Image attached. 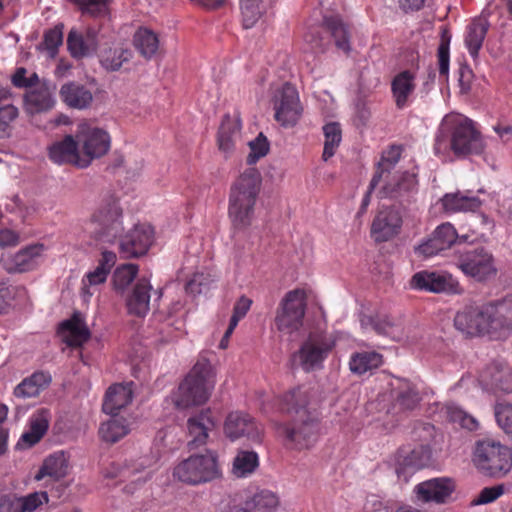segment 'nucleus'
Masks as SVG:
<instances>
[{
	"label": "nucleus",
	"mask_w": 512,
	"mask_h": 512,
	"mask_svg": "<svg viewBox=\"0 0 512 512\" xmlns=\"http://www.w3.org/2000/svg\"><path fill=\"white\" fill-rule=\"evenodd\" d=\"M481 133L469 118L460 114L446 115L435 137L434 153L446 157L450 152L458 158L480 155L485 150Z\"/></svg>",
	"instance_id": "1"
},
{
	"label": "nucleus",
	"mask_w": 512,
	"mask_h": 512,
	"mask_svg": "<svg viewBox=\"0 0 512 512\" xmlns=\"http://www.w3.org/2000/svg\"><path fill=\"white\" fill-rule=\"evenodd\" d=\"M262 188V176L255 167L246 168L233 182L229 193L228 215L236 229L248 228Z\"/></svg>",
	"instance_id": "2"
},
{
	"label": "nucleus",
	"mask_w": 512,
	"mask_h": 512,
	"mask_svg": "<svg viewBox=\"0 0 512 512\" xmlns=\"http://www.w3.org/2000/svg\"><path fill=\"white\" fill-rule=\"evenodd\" d=\"M216 384V372L210 360L200 355L190 372L178 387L175 405L189 408L206 403Z\"/></svg>",
	"instance_id": "3"
},
{
	"label": "nucleus",
	"mask_w": 512,
	"mask_h": 512,
	"mask_svg": "<svg viewBox=\"0 0 512 512\" xmlns=\"http://www.w3.org/2000/svg\"><path fill=\"white\" fill-rule=\"evenodd\" d=\"M173 477L186 485L199 486L222 478L218 453L206 450L192 454L173 469Z\"/></svg>",
	"instance_id": "4"
},
{
	"label": "nucleus",
	"mask_w": 512,
	"mask_h": 512,
	"mask_svg": "<svg viewBox=\"0 0 512 512\" xmlns=\"http://www.w3.org/2000/svg\"><path fill=\"white\" fill-rule=\"evenodd\" d=\"M277 436L289 450L311 448L317 440L318 418H282L274 422Z\"/></svg>",
	"instance_id": "5"
},
{
	"label": "nucleus",
	"mask_w": 512,
	"mask_h": 512,
	"mask_svg": "<svg viewBox=\"0 0 512 512\" xmlns=\"http://www.w3.org/2000/svg\"><path fill=\"white\" fill-rule=\"evenodd\" d=\"M473 463L483 475L502 478L512 469V449L500 442L479 441L473 453Z\"/></svg>",
	"instance_id": "6"
},
{
	"label": "nucleus",
	"mask_w": 512,
	"mask_h": 512,
	"mask_svg": "<svg viewBox=\"0 0 512 512\" xmlns=\"http://www.w3.org/2000/svg\"><path fill=\"white\" fill-rule=\"evenodd\" d=\"M335 345V339L327 333H310L299 349L291 355L292 364L306 373L320 370Z\"/></svg>",
	"instance_id": "7"
},
{
	"label": "nucleus",
	"mask_w": 512,
	"mask_h": 512,
	"mask_svg": "<svg viewBox=\"0 0 512 512\" xmlns=\"http://www.w3.org/2000/svg\"><path fill=\"white\" fill-rule=\"evenodd\" d=\"M456 267L477 282H486L497 275L493 254L485 247L465 248L455 255Z\"/></svg>",
	"instance_id": "8"
},
{
	"label": "nucleus",
	"mask_w": 512,
	"mask_h": 512,
	"mask_svg": "<svg viewBox=\"0 0 512 512\" xmlns=\"http://www.w3.org/2000/svg\"><path fill=\"white\" fill-rule=\"evenodd\" d=\"M91 224L95 225L97 240L113 243L123 232L122 209L117 199L109 197L102 200L92 214Z\"/></svg>",
	"instance_id": "9"
},
{
	"label": "nucleus",
	"mask_w": 512,
	"mask_h": 512,
	"mask_svg": "<svg viewBox=\"0 0 512 512\" xmlns=\"http://www.w3.org/2000/svg\"><path fill=\"white\" fill-rule=\"evenodd\" d=\"M306 296L303 290L289 291L282 299L275 317L276 328L285 334L298 331L303 325Z\"/></svg>",
	"instance_id": "10"
},
{
	"label": "nucleus",
	"mask_w": 512,
	"mask_h": 512,
	"mask_svg": "<svg viewBox=\"0 0 512 512\" xmlns=\"http://www.w3.org/2000/svg\"><path fill=\"white\" fill-rule=\"evenodd\" d=\"M487 304L466 305L454 317V327L466 336L493 335Z\"/></svg>",
	"instance_id": "11"
},
{
	"label": "nucleus",
	"mask_w": 512,
	"mask_h": 512,
	"mask_svg": "<svg viewBox=\"0 0 512 512\" xmlns=\"http://www.w3.org/2000/svg\"><path fill=\"white\" fill-rule=\"evenodd\" d=\"M275 120L283 127H293L300 120L303 107L297 89L285 83L274 95Z\"/></svg>",
	"instance_id": "12"
},
{
	"label": "nucleus",
	"mask_w": 512,
	"mask_h": 512,
	"mask_svg": "<svg viewBox=\"0 0 512 512\" xmlns=\"http://www.w3.org/2000/svg\"><path fill=\"white\" fill-rule=\"evenodd\" d=\"M456 482L450 477H435L418 483L414 489L416 501L424 504L444 505L452 500Z\"/></svg>",
	"instance_id": "13"
},
{
	"label": "nucleus",
	"mask_w": 512,
	"mask_h": 512,
	"mask_svg": "<svg viewBox=\"0 0 512 512\" xmlns=\"http://www.w3.org/2000/svg\"><path fill=\"white\" fill-rule=\"evenodd\" d=\"M76 140L80 147L81 159H88L89 164L95 158L105 155L110 149V136L100 128L87 124L79 126Z\"/></svg>",
	"instance_id": "14"
},
{
	"label": "nucleus",
	"mask_w": 512,
	"mask_h": 512,
	"mask_svg": "<svg viewBox=\"0 0 512 512\" xmlns=\"http://www.w3.org/2000/svg\"><path fill=\"white\" fill-rule=\"evenodd\" d=\"M410 286L416 290L433 293H463V287L451 274L435 271L423 270L415 273L411 278Z\"/></svg>",
	"instance_id": "15"
},
{
	"label": "nucleus",
	"mask_w": 512,
	"mask_h": 512,
	"mask_svg": "<svg viewBox=\"0 0 512 512\" xmlns=\"http://www.w3.org/2000/svg\"><path fill=\"white\" fill-rule=\"evenodd\" d=\"M155 232L149 224H137L120 241V253L124 258L145 255L154 243Z\"/></svg>",
	"instance_id": "16"
},
{
	"label": "nucleus",
	"mask_w": 512,
	"mask_h": 512,
	"mask_svg": "<svg viewBox=\"0 0 512 512\" xmlns=\"http://www.w3.org/2000/svg\"><path fill=\"white\" fill-rule=\"evenodd\" d=\"M478 381L487 391L512 392V368L505 362L494 361L479 374Z\"/></svg>",
	"instance_id": "17"
},
{
	"label": "nucleus",
	"mask_w": 512,
	"mask_h": 512,
	"mask_svg": "<svg viewBox=\"0 0 512 512\" xmlns=\"http://www.w3.org/2000/svg\"><path fill=\"white\" fill-rule=\"evenodd\" d=\"M402 216L397 209L387 207L380 210L371 224V237L376 242H386L397 236L402 227Z\"/></svg>",
	"instance_id": "18"
},
{
	"label": "nucleus",
	"mask_w": 512,
	"mask_h": 512,
	"mask_svg": "<svg viewBox=\"0 0 512 512\" xmlns=\"http://www.w3.org/2000/svg\"><path fill=\"white\" fill-rule=\"evenodd\" d=\"M430 460L431 451L425 445H418L410 451L400 450L396 467L397 475L407 482L416 471L428 466Z\"/></svg>",
	"instance_id": "19"
},
{
	"label": "nucleus",
	"mask_w": 512,
	"mask_h": 512,
	"mask_svg": "<svg viewBox=\"0 0 512 512\" xmlns=\"http://www.w3.org/2000/svg\"><path fill=\"white\" fill-rule=\"evenodd\" d=\"M49 158L57 164H72L79 168L89 166L88 159H81L78 142L71 135H66L49 147Z\"/></svg>",
	"instance_id": "20"
},
{
	"label": "nucleus",
	"mask_w": 512,
	"mask_h": 512,
	"mask_svg": "<svg viewBox=\"0 0 512 512\" xmlns=\"http://www.w3.org/2000/svg\"><path fill=\"white\" fill-rule=\"evenodd\" d=\"M492 330L499 338L508 337L512 332V294L501 300L488 302Z\"/></svg>",
	"instance_id": "21"
},
{
	"label": "nucleus",
	"mask_w": 512,
	"mask_h": 512,
	"mask_svg": "<svg viewBox=\"0 0 512 512\" xmlns=\"http://www.w3.org/2000/svg\"><path fill=\"white\" fill-rule=\"evenodd\" d=\"M223 431L231 441L245 438L253 443H260L263 438V428L254 418H226Z\"/></svg>",
	"instance_id": "22"
},
{
	"label": "nucleus",
	"mask_w": 512,
	"mask_h": 512,
	"mask_svg": "<svg viewBox=\"0 0 512 512\" xmlns=\"http://www.w3.org/2000/svg\"><path fill=\"white\" fill-rule=\"evenodd\" d=\"M44 251L43 244L29 245L18 251L12 257L4 258L1 256L0 262L9 273H22L33 270L39 263V259Z\"/></svg>",
	"instance_id": "23"
},
{
	"label": "nucleus",
	"mask_w": 512,
	"mask_h": 512,
	"mask_svg": "<svg viewBox=\"0 0 512 512\" xmlns=\"http://www.w3.org/2000/svg\"><path fill=\"white\" fill-rule=\"evenodd\" d=\"M55 104L53 90L46 83L30 88L24 96L25 110L31 115L48 112Z\"/></svg>",
	"instance_id": "24"
},
{
	"label": "nucleus",
	"mask_w": 512,
	"mask_h": 512,
	"mask_svg": "<svg viewBox=\"0 0 512 512\" xmlns=\"http://www.w3.org/2000/svg\"><path fill=\"white\" fill-rule=\"evenodd\" d=\"M59 97L68 108L76 110L87 109L93 102L92 91L77 81L64 83L59 90Z\"/></svg>",
	"instance_id": "25"
},
{
	"label": "nucleus",
	"mask_w": 512,
	"mask_h": 512,
	"mask_svg": "<svg viewBox=\"0 0 512 512\" xmlns=\"http://www.w3.org/2000/svg\"><path fill=\"white\" fill-rule=\"evenodd\" d=\"M417 175L403 172L393 175L379 191L380 198L400 199L409 196L417 189Z\"/></svg>",
	"instance_id": "26"
},
{
	"label": "nucleus",
	"mask_w": 512,
	"mask_h": 512,
	"mask_svg": "<svg viewBox=\"0 0 512 512\" xmlns=\"http://www.w3.org/2000/svg\"><path fill=\"white\" fill-rule=\"evenodd\" d=\"M133 383L113 384L106 391L102 410L109 416H118L120 411L129 405L133 399Z\"/></svg>",
	"instance_id": "27"
},
{
	"label": "nucleus",
	"mask_w": 512,
	"mask_h": 512,
	"mask_svg": "<svg viewBox=\"0 0 512 512\" xmlns=\"http://www.w3.org/2000/svg\"><path fill=\"white\" fill-rule=\"evenodd\" d=\"M322 27L330 34L337 49L349 54L351 51V27L344 22L339 14L325 15L322 20Z\"/></svg>",
	"instance_id": "28"
},
{
	"label": "nucleus",
	"mask_w": 512,
	"mask_h": 512,
	"mask_svg": "<svg viewBox=\"0 0 512 512\" xmlns=\"http://www.w3.org/2000/svg\"><path fill=\"white\" fill-rule=\"evenodd\" d=\"M310 399V388L306 385H299L279 397V411L287 414H305L307 412Z\"/></svg>",
	"instance_id": "29"
},
{
	"label": "nucleus",
	"mask_w": 512,
	"mask_h": 512,
	"mask_svg": "<svg viewBox=\"0 0 512 512\" xmlns=\"http://www.w3.org/2000/svg\"><path fill=\"white\" fill-rule=\"evenodd\" d=\"M152 286L145 278L138 280L126 299L130 315L145 317L150 309V291Z\"/></svg>",
	"instance_id": "30"
},
{
	"label": "nucleus",
	"mask_w": 512,
	"mask_h": 512,
	"mask_svg": "<svg viewBox=\"0 0 512 512\" xmlns=\"http://www.w3.org/2000/svg\"><path fill=\"white\" fill-rule=\"evenodd\" d=\"M394 407L400 412H411L420 403L421 396L417 385L407 379H399L393 389Z\"/></svg>",
	"instance_id": "31"
},
{
	"label": "nucleus",
	"mask_w": 512,
	"mask_h": 512,
	"mask_svg": "<svg viewBox=\"0 0 512 512\" xmlns=\"http://www.w3.org/2000/svg\"><path fill=\"white\" fill-rule=\"evenodd\" d=\"M63 342L70 347H80L88 341L90 332L84 322L76 315L63 321L58 328Z\"/></svg>",
	"instance_id": "32"
},
{
	"label": "nucleus",
	"mask_w": 512,
	"mask_h": 512,
	"mask_svg": "<svg viewBox=\"0 0 512 512\" xmlns=\"http://www.w3.org/2000/svg\"><path fill=\"white\" fill-rule=\"evenodd\" d=\"M415 88V74L410 70L401 71L393 77L391 92L398 109H403L408 105L409 98L414 93Z\"/></svg>",
	"instance_id": "33"
},
{
	"label": "nucleus",
	"mask_w": 512,
	"mask_h": 512,
	"mask_svg": "<svg viewBox=\"0 0 512 512\" xmlns=\"http://www.w3.org/2000/svg\"><path fill=\"white\" fill-rule=\"evenodd\" d=\"M278 498L270 491H261L251 498L235 504L229 508V512H275Z\"/></svg>",
	"instance_id": "34"
},
{
	"label": "nucleus",
	"mask_w": 512,
	"mask_h": 512,
	"mask_svg": "<svg viewBox=\"0 0 512 512\" xmlns=\"http://www.w3.org/2000/svg\"><path fill=\"white\" fill-rule=\"evenodd\" d=\"M383 363V355L379 352L363 350L353 352L350 355L348 366L352 374L361 376L378 369Z\"/></svg>",
	"instance_id": "35"
},
{
	"label": "nucleus",
	"mask_w": 512,
	"mask_h": 512,
	"mask_svg": "<svg viewBox=\"0 0 512 512\" xmlns=\"http://www.w3.org/2000/svg\"><path fill=\"white\" fill-rule=\"evenodd\" d=\"M490 24L486 18H475L466 27L464 43L472 58H477Z\"/></svg>",
	"instance_id": "36"
},
{
	"label": "nucleus",
	"mask_w": 512,
	"mask_h": 512,
	"mask_svg": "<svg viewBox=\"0 0 512 512\" xmlns=\"http://www.w3.org/2000/svg\"><path fill=\"white\" fill-rule=\"evenodd\" d=\"M442 208L448 214L458 212H475L482 204L481 200L475 196H469L460 191L455 193H446L441 199Z\"/></svg>",
	"instance_id": "37"
},
{
	"label": "nucleus",
	"mask_w": 512,
	"mask_h": 512,
	"mask_svg": "<svg viewBox=\"0 0 512 512\" xmlns=\"http://www.w3.org/2000/svg\"><path fill=\"white\" fill-rule=\"evenodd\" d=\"M130 430L127 418H108L100 424L98 435L101 441L112 445L128 435Z\"/></svg>",
	"instance_id": "38"
},
{
	"label": "nucleus",
	"mask_w": 512,
	"mask_h": 512,
	"mask_svg": "<svg viewBox=\"0 0 512 512\" xmlns=\"http://www.w3.org/2000/svg\"><path fill=\"white\" fill-rule=\"evenodd\" d=\"M241 129L240 121L225 115L222 119L218 131L217 143L218 148L225 154L231 153L235 148L236 140Z\"/></svg>",
	"instance_id": "39"
},
{
	"label": "nucleus",
	"mask_w": 512,
	"mask_h": 512,
	"mask_svg": "<svg viewBox=\"0 0 512 512\" xmlns=\"http://www.w3.org/2000/svg\"><path fill=\"white\" fill-rule=\"evenodd\" d=\"M51 382V375L47 372L37 371L22 380L14 389L16 397H36L46 389Z\"/></svg>",
	"instance_id": "40"
},
{
	"label": "nucleus",
	"mask_w": 512,
	"mask_h": 512,
	"mask_svg": "<svg viewBox=\"0 0 512 512\" xmlns=\"http://www.w3.org/2000/svg\"><path fill=\"white\" fill-rule=\"evenodd\" d=\"M133 44L139 54L146 60L152 59L159 51L158 34L147 27H140L133 36Z\"/></svg>",
	"instance_id": "41"
},
{
	"label": "nucleus",
	"mask_w": 512,
	"mask_h": 512,
	"mask_svg": "<svg viewBox=\"0 0 512 512\" xmlns=\"http://www.w3.org/2000/svg\"><path fill=\"white\" fill-rule=\"evenodd\" d=\"M68 462L63 452L54 453L47 457L38 472L35 479L40 481L46 477L52 481H58L67 475Z\"/></svg>",
	"instance_id": "42"
},
{
	"label": "nucleus",
	"mask_w": 512,
	"mask_h": 512,
	"mask_svg": "<svg viewBox=\"0 0 512 512\" xmlns=\"http://www.w3.org/2000/svg\"><path fill=\"white\" fill-rule=\"evenodd\" d=\"M214 428L212 418H188L187 430L190 440L187 446L190 450L197 449L207 443L209 432Z\"/></svg>",
	"instance_id": "43"
},
{
	"label": "nucleus",
	"mask_w": 512,
	"mask_h": 512,
	"mask_svg": "<svg viewBox=\"0 0 512 512\" xmlns=\"http://www.w3.org/2000/svg\"><path fill=\"white\" fill-rule=\"evenodd\" d=\"M270 3L271 0H240L243 27L250 29L255 26Z\"/></svg>",
	"instance_id": "44"
},
{
	"label": "nucleus",
	"mask_w": 512,
	"mask_h": 512,
	"mask_svg": "<svg viewBox=\"0 0 512 512\" xmlns=\"http://www.w3.org/2000/svg\"><path fill=\"white\" fill-rule=\"evenodd\" d=\"M259 466L258 454L254 451L239 450L233 459L232 473L238 477H247Z\"/></svg>",
	"instance_id": "45"
},
{
	"label": "nucleus",
	"mask_w": 512,
	"mask_h": 512,
	"mask_svg": "<svg viewBox=\"0 0 512 512\" xmlns=\"http://www.w3.org/2000/svg\"><path fill=\"white\" fill-rule=\"evenodd\" d=\"M324 149L322 158L327 161L336 153L342 140V129L338 122H329L323 126Z\"/></svg>",
	"instance_id": "46"
},
{
	"label": "nucleus",
	"mask_w": 512,
	"mask_h": 512,
	"mask_svg": "<svg viewBox=\"0 0 512 512\" xmlns=\"http://www.w3.org/2000/svg\"><path fill=\"white\" fill-rule=\"evenodd\" d=\"M63 30V23H58L53 28L46 30L43 40L38 46L39 50L46 51L50 58H55L59 47L63 44Z\"/></svg>",
	"instance_id": "47"
},
{
	"label": "nucleus",
	"mask_w": 512,
	"mask_h": 512,
	"mask_svg": "<svg viewBox=\"0 0 512 512\" xmlns=\"http://www.w3.org/2000/svg\"><path fill=\"white\" fill-rule=\"evenodd\" d=\"M432 236L445 250L449 249L458 239H460V241H466V237H459L456 229L449 222L439 225L432 233Z\"/></svg>",
	"instance_id": "48"
},
{
	"label": "nucleus",
	"mask_w": 512,
	"mask_h": 512,
	"mask_svg": "<svg viewBox=\"0 0 512 512\" xmlns=\"http://www.w3.org/2000/svg\"><path fill=\"white\" fill-rule=\"evenodd\" d=\"M450 41L451 35L447 30H443L440 43L437 49L438 69L441 77H448L450 63Z\"/></svg>",
	"instance_id": "49"
},
{
	"label": "nucleus",
	"mask_w": 512,
	"mask_h": 512,
	"mask_svg": "<svg viewBox=\"0 0 512 512\" xmlns=\"http://www.w3.org/2000/svg\"><path fill=\"white\" fill-rule=\"evenodd\" d=\"M48 501L46 491H36L20 498L19 507L15 509V512H34Z\"/></svg>",
	"instance_id": "50"
},
{
	"label": "nucleus",
	"mask_w": 512,
	"mask_h": 512,
	"mask_svg": "<svg viewBox=\"0 0 512 512\" xmlns=\"http://www.w3.org/2000/svg\"><path fill=\"white\" fill-rule=\"evenodd\" d=\"M67 48L74 58H82L90 52V45L84 39L83 35L72 29L67 37Z\"/></svg>",
	"instance_id": "51"
},
{
	"label": "nucleus",
	"mask_w": 512,
	"mask_h": 512,
	"mask_svg": "<svg viewBox=\"0 0 512 512\" xmlns=\"http://www.w3.org/2000/svg\"><path fill=\"white\" fill-rule=\"evenodd\" d=\"M48 426L47 418H36L31 422L30 429L22 434V442L28 447L35 445L44 436Z\"/></svg>",
	"instance_id": "52"
},
{
	"label": "nucleus",
	"mask_w": 512,
	"mask_h": 512,
	"mask_svg": "<svg viewBox=\"0 0 512 512\" xmlns=\"http://www.w3.org/2000/svg\"><path fill=\"white\" fill-rule=\"evenodd\" d=\"M402 154V147L400 145H391L382 153L378 168L375 173H381V179L384 174H389L390 170L399 161Z\"/></svg>",
	"instance_id": "53"
},
{
	"label": "nucleus",
	"mask_w": 512,
	"mask_h": 512,
	"mask_svg": "<svg viewBox=\"0 0 512 512\" xmlns=\"http://www.w3.org/2000/svg\"><path fill=\"white\" fill-rule=\"evenodd\" d=\"M138 274V266L135 264H124L118 267L113 275L114 286L117 290L125 289Z\"/></svg>",
	"instance_id": "54"
},
{
	"label": "nucleus",
	"mask_w": 512,
	"mask_h": 512,
	"mask_svg": "<svg viewBox=\"0 0 512 512\" xmlns=\"http://www.w3.org/2000/svg\"><path fill=\"white\" fill-rule=\"evenodd\" d=\"M252 300L246 296H241L233 307V314L230 318L228 328L226 330V337H230L237 327L239 321L246 316L251 308Z\"/></svg>",
	"instance_id": "55"
},
{
	"label": "nucleus",
	"mask_w": 512,
	"mask_h": 512,
	"mask_svg": "<svg viewBox=\"0 0 512 512\" xmlns=\"http://www.w3.org/2000/svg\"><path fill=\"white\" fill-rule=\"evenodd\" d=\"M19 110L12 104L0 107V138L10 135L12 123L18 118Z\"/></svg>",
	"instance_id": "56"
},
{
	"label": "nucleus",
	"mask_w": 512,
	"mask_h": 512,
	"mask_svg": "<svg viewBox=\"0 0 512 512\" xmlns=\"http://www.w3.org/2000/svg\"><path fill=\"white\" fill-rule=\"evenodd\" d=\"M108 275L109 273L99 266H97L93 271L87 273L82 279L83 296L91 297L94 293L91 291V287L104 283Z\"/></svg>",
	"instance_id": "57"
},
{
	"label": "nucleus",
	"mask_w": 512,
	"mask_h": 512,
	"mask_svg": "<svg viewBox=\"0 0 512 512\" xmlns=\"http://www.w3.org/2000/svg\"><path fill=\"white\" fill-rule=\"evenodd\" d=\"M249 147L250 153L246 159L248 165H254L260 158L266 156L269 151L268 140L262 133L249 143Z\"/></svg>",
	"instance_id": "58"
},
{
	"label": "nucleus",
	"mask_w": 512,
	"mask_h": 512,
	"mask_svg": "<svg viewBox=\"0 0 512 512\" xmlns=\"http://www.w3.org/2000/svg\"><path fill=\"white\" fill-rule=\"evenodd\" d=\"M81 10L83 14L98 16L106 10V0H69Z\"/></svg>",
	"instance_id": "59"
},
{
	"label": "nucleus",
	"mask_w": 512,
	"mask_h": 512,
	"mask_svg": "<svg viewBox=\"0 0 512 512\" xmlns=\"http://www.w3.org/2000/svg\"><path fill=\"white\" fill-rule=\"evenodd\" d=\"M148 462H149L148 459L142 458V459H140V462L137 463L136 465L130 466V465L125 464L123 466H121V465L113 466L115 471L107 474V476L111 477V478H115V477L129 478L134 473L144 470L149 465Z\"/></svg>",
	"instance_id": "60"
},
{
	"label": "nucleus",
	"mask_w": 512,
	"mask_h": 512,
	"mask_svg": "<svg viewBox=\"0 0 512 512\" xmlns=\"http://www.w3.org/2000/svg\"><path fill=\"white\" fill-rule=\"evenodd\" d=\"M504 492V486L503 485H495L491 487H485L483 488L478 496L473 499L472 504L473 505H482V504H488L493 501H495L498 497H500Z\"/></svg>",
	"instance_id": "61"
},
{
	"label": "nucleus",
	"mask_w": 512,
	"mask_h": 512,
	"mask_svg": "<svg viewBox=\"0 0 512 512\" xmlns=\"http://www.w3.org/2000/svg\"><path fill=\"white\" fill-rule=\"evenodd\" d=\"M361 326L365 329L370 326L379 335H388L392 328V323L387 319H375L372 317L364 316L361 318Z\"/></svg>",
	"instance_id": "62"
},
{
	"label": "nucleus",
	"mask_w": 512,
	"mask_h": 512,
	"mask_svg": "<svg viewBox=\"0 0 512 512\" xmlns=\"http://www.w3.org/2000/svg\"><path fill=\"white\" fill-rule=\"evenodd\" d=\"M444 250L445 249L442 247V245L438 244V241L436 242L432 235L430 238L415 248L416 254L423 256L424 258L433 257Z\"/></svg>",
	"instance_id": "63"
},
{
	"label": "nucleus",
	"mask_w": 512,
	"mask_h": 512,
	"mask_svg": "<svg viewBox=\"0 0 512 512\" xmlns=\"http://www.w3.org/2000/svg\"><path fill=\"white\" fill-rule=\"evenodd\" d=\"M27 70L23 67L17 68L11 77L12 84L17 88H32L38 76L33 74L31 78L26 77Z\"/></svg>",
	"instance_id": "64"
}]
</instances>
